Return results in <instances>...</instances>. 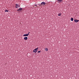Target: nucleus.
Here are the masks:
<instances>
[{
	"label": "nucleus",
	"instance_id": "nucleus-5",
	"mask_svg": "<svg viewBox=\"0 0 79 79\" xmlns=\"http://www.w3.org/2000/svg\"><path fill=\"white\" fill-rule=\"evenodd\" d=\"M19 7H20V5L18 4H16V8H18Z\"/></svg>",
	"mask_w": 79,
	"mask_h": 79
},
{
	"label": "nucleus",
	"instance_id": "nucleus-16",
	"mask_svg": "<svg viewBox=\"0 0 79 79\" xmlns=\"http://www.w3.org/2000/svg\"><path fill=\"white\" fill-rule=\"evenodd\" d=\"M35 6H36V7H36V6H37V5H35Z\"/></svg>",
	"mask_w": 79,
	"mask_h": 79
},
{
	"label": "nucleus",
	"instance_id": "nucleus-13",
	"mask_svg": "<svg viewBox=\"0 0 79 79\" xmlns=\"http://www.w3.org/2000/svg\"><path fill=\"white\" fill-rule=\"evenodd\" d=\"M41 52L40 51H38V52L40 53Z\"/></svg>",
	"mask_w": 79,
	"mask_h": 79
},
{
	"label": "nucleus",
	"instance_id": "nucleus-7",
	"mask_svg": "<svg viewBox=\"0 0 79 79\" xmlns=\"http://www.w3.org/2000/svg\"><path fill=\"white\" fill-rule=\"evenodd\" d=\"M62 15V13H59L58 14V15L59 16H61Z\"/></svg>",
	"mask_w": 79,
	"mask_h": 79
},
{
	"label": "nucleus",
	"instance_id": "nucleus-12",
	"mask_svg": "<svg viewBox=\"0 0 79 79\" xmlns=\"http://www.w3.org/2000/svg\"><path fill=\"white\" fill-rule=\"evenodd\" d=\"M9 11L8 10H6L5 12H8Z\"/></svg>",
	"mask_w": 79,
	"mask_h": 79
},
{
	"label": "nucleus",
	"instance_id": "nucleus-2",
	"mask_svg": "<svg viewBox=\"0 0 79 79\" xmlns=\"http://www.w3.org/2000/svg\"><path fill=\"white\" fill-rule=\"evenodd\" d=\"M63 0H57V2L58 3H60L62 2Z\"/></svg>",
	"mask_w": 79,
	"mask_h": 79
},
{
	"label": "nucleus",
	"instance_id": "nucleus-4",
	"mask_svg": "<svg viewBox=\"0 0 79 79\" xmlns=\"http://www.w3.org/2000/svg\"><path fill=\"white\" fill-rule=\"evenodd\" d=\"M45 4H46V2H41V5H43V6L45 5Z\"/></svg>",
	"mask_w": 79,
	"mask_h": 79
},
{
	"label": "nucleus",
	"instance_id": "nucleus-3",
	"mask_svg": "<svg viewBox=\"0 0 79 79\" xmlns=\"http://www.w3.org/2000/svg\"><path fill=\"white\" fill-rule=\"evenodd\" d=\"M23 10V9L22 8H19V9L18 10H17V11H21L22 10Z\"/></svg>",
	"mask_w": 79,
	"mask_h": 79
},
{
	"label": "nucleus",
	"instance_id": "nucleus-14",
	"mask_svg": "<svg viewBox=\"0 0 79 79\" xmlns=\"http://www.w3.org/2000/svg\"><path fill=\"white\" fill-rule=\"evenodd\" d=\"M30 33V32H29V33H28L27 34L29 35Z\"/></svg>",
	"mask_w": 79,
	"mask_h": 79
},
{
	"label": "nucleus",
	"instance_id": "nucleus-11",
	"mask_svg": "<svg viewBox=\"0 0 79 79\" xmlns=\"http://www.w3.org/2000/svg\"><path fill=\"white\" fill-rule=\"evenodd\" d=\"M45 50L48 51V48H45Z\"/></svg>",
	"mask_w": 79,
	"mask_h": 79
},
{
	"label": "nucleus",
	"instance_id": "nucleus-10",
	"mask_svg": "<svg viewBox=\"0 0 79 79\" xmlns=\"http://www.w3.org/2000/svg\"><path fill=\"white\" fill-rule=\"evenodd\" d=\"M71 21H73V18H71L70 19Z\"/></svg>",
	"mask_w": 79,
	"mask_h": 79
},
{
	"label": "nucleus",
	"instance_id": "nucleus-6",
	"mask_svg": "<svg viewBox=\"0 0 79 79\" xmlns=\"http://www.w3.org/2000/svg\"><path fill=\"white\" fill-rule=\"evenodd\" d=\"M74 21L75 23H77L79 22V20L78 19H74Z\"/></svg>",
	"mask_w": 79,
	"mask_h": 79
},
{
	"label": "nucleus",
	"instance_id": "nucleus-8",
	"mask_svg": "<svg viewBox=\"0 0 79 79\" xmlns=\"http://www.w3.org/2000/svg\"><path fill=\"white\" fill-rule=\"evenodd\" d=\"M24 39L25 40H27L28 39V38L27 37H25V38H24Z\"/></svg>",
	"mask_w": 79,
	"mask_h": 79
},
{
	"label": "nucleus",
	"instance_id": "nucleus-1",
	"mask_svg": "<svg viewBox=\"0 0 79 79\" xmlns=\"http://www.w3.org/2000/svg\"><path fill=\"white\" fill-rule=\"evenodd\" d=\"M38 48H36V49H34L33 52L35 53H36L37 51V50H38Z\"/></svg>",
	"mask_w": 79,
	"mask_h": 79
},
{
	"label": "nucleus",
	"instance_id": "nucleus-15",
	"mask_svg": "<svg viewBox=\"0 0 79 79\" xmlns=\"http://www.w3.org/2000/svg\"><path fill=\"white\" fill-rule=\"evenodd\" d=\"M38 5H39V6H40L41 5V4H38Z\"/></svg>",
	"mask_w": 79,
	"mask_h": 79
},
{
	"label": "nucleus",
	"instance_id": "nucleus-9",
	"mask_svg": "<svg viewBox=\"0 0 79 79\" xmlns=\"http://www.w3.org/2000/svg\"><path fill=\"white\" fill-rule=\"evenodd\" d=\"M28 35H29L27 34H25V35H23V36H27Z\"/></svg>",
	"mask_w": 79,
	"mask_h": 79
}]
</instances>
